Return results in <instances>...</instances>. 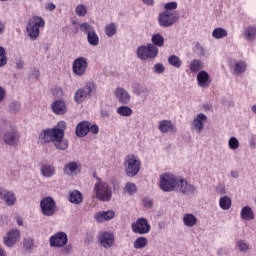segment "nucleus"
I'll return each instance as SVG.
<instances>
[{
	"mask_svg": "<svg viewBox=\"0 0 256 256\" xmlns=\"http://www.w3.org/2000/svg\"><path fill=\"white\" fill-rule=\"evenodd\" d=\"M65 129H67V123L60 121L52 129H46L40 132V140L43 143H53L54 147L59 151H66L69 148V141L65 139Z\"/></svg>",
	"mask_w": 256,
	"mask_h": 256,
	"instance_id": "1",
	"label": "nucleus"
},
{
	"mask_svg": "<svg viewBox=\"0 0 256 256\" xmlns=\"http://www.w3.org/2000/svg\"><path fill=\"white\" fill-rule=\"evenodd\" d=\"M93 195L96 197V199H98V201L107 203L113 197V185L111 182L96 176V182L93 187Z\"/></svg>",
	"mask_w": 256,
	"mask_h": 256,
	"instance_id": "2",
	"label": "nucleus"
},
{
	"mask_svg": "<svg viewBox=\"0 0 256 256\" xmlns=\"http://www.w3.org/2000/svg\"><path fill=\"white\" fill-rule=\"evenodd\" d=\"M43 27H45V20L40 16H33L26 25V35L31 41H37Z\"/></svg>",
	"mask_w": 256,
	"mask_h": 256,
	"instance_id": "3",
	"label": "nucleus"
},
{
	"mask_svg": "<svg viewBox=\"0 0 256 256\" xmlns=\"http://www.w3.org/2000/svg\"><path fill=\"white\" fill-rule=\"evenodd\" d=\"M97 91V84L93 81H88L85 83L84 87L79 88L74 93V101L75 103L81 104L87 99L91 98V95Z\"/></svg>",
	"mask_w": 256,
	"mask_h": 256,
	"instance_id": "4",
	"label": "nucleus"
},
{
	"mask_svg": "<svg viewBox=\"0 0 256 256\" xmlns=\"http://www.w3.org/2000/svg\"><path fill=\"white\" fill-rule=\"evenodd\" d=\"M178 181L179 177L175 176L173 173L167 172L160 175L159 187L161 191L171 193V191H175L177 188Z\"/></svg>",
	"mask_w": 256,
	"mask_h": 256,
	"instance_id": "5",
	"label": "nucleus"
},
{
	"mask_svg": "<svg viewBox=\"0 0 256 256\" xmlns=\"http://www.w3.org/2000/svg\"><path fill=\"white\" fill-rule=\"evenodd\" d=\"M124 169L128 177H135V175L141 171V160L135 155L126 156Z\"/></svg>",
	"mask_w": 256,
	"mask_h": 256,
	"instance_id": "6",
	"label": "nucleus"
},
{
	"mask_svg": "<svg viewBox=\"0 0 256 256\" xmlns=\"http://www.w3.org/2000/svg\"><path fill=\"white\" fill-rule=\"evenodd\" d=\"M136 54L141 61H147V59H155L159 55V48L153 44L142 45L137 48Z\"/></svg>",
	"mask_w": 256,
	"mask_h": 256,
	"instance_id": "7",
	"label": "nucleus"
},
{
	"mask_svg": "<svg viewBox=\"0 0 256 256\" xmlns=\"http://www.w3.org/2000/svg\"><path fill=\"white\" fill-rule=\"evenodd\" d=\"M40 209L44 217H53L57 212V203H55V199L51 196L44 197L40 201Z\"/></svg>",
	"mask_w": 256,
	"mask_h": 256,
	"instance_id": "8",
	"label": "nucleus"
},
{
	"mask_svg": "<svg viewBox=\"0 0 256 256\" xmlns=\"http://www.w3.org/2000/svg\"><path fill=\"white\" fill-rule=\"evenodd\" d=\"M175 191L185 195L186 197H191V195H195V193H197V187L189 183L187 179L179 177Z\"/></svg>",
	"mask_w": 256,
	"mask_h": 256,
	"instance_id": "9",
	"label": "nucleus"
},
{
	"mask_svg": "<svg viewBox=\"0 0 256 256\" xmlns=\"http://www.w3.org/2000/svg\"><path fill=\"white\" fill-rule=\"evenodd\" d=\"M80 30L87 35L88 44L91 47H97L99 45V34L95 31V27L91 26L89 23L80 24Z\"/></svg>",
	"mask_w": 256,
	"mask_h": 256,
	"instance_id": "10",
	"label": "nucleus"
},
{
	"mask_svg": "<svg viewBox=\"0 0 256 256\" xmlns=\"http://www.w3.org/2000/svg\"><path fill=\"white\" fill-rule=\"evenodd\" d=\"M89 69V62L85 57H78L72 63V72L76 77H85Z\"/></svg>",
	"mask_w": 256,
	"mask_h": 256,
	"instance_id": "11",
	"label": "nucleus"
},
{
	"mask_svg": "<svg viewBox=\"0 0 256 256\" xmlns=\"http://www.w3.org/2000/svg\"><path fill=\"white\" fill-rule=\"evenodd\" d=\"M179 21L178 13H169V12H161L158 15V23L160 27H171V25H175Z\"/></svg>",
	"mask_w": 256,
	"mask_h": 256,
	"instance_id": "12",
	"label": "nucleus"
},
{
	"mask_svg": "<svg viewBox=\"0 0 256 256\" xmlns=\"http://www.w3.org/2000/svg\"><path fill=\"white\" fill-rule=\"evenodd\" d=\"M69 243V237L65 232H57L56 234L52 235L49 239L50 247H56L61 249V247H65Z\"/></svg>",
	"mask_w": 256,
	"mask_h": 256,
	"instance_id": "13",
	"label": "nucleus"
},
{
	"mask_svg": "<svg viewBox=\"0 0 256 256\" xmlns=\"http://www.w3.org/2000/svg\"><path fill=\"white\" fill-rule=\"evenodd\" d=\"M21 240V231L18 229L10 230L4 237H3V245L5 247H15V244L19 243Z\"/></svg>",
	"mask_w": 256,
	"mask_h": 256,
	"instance_id": "14",
	"label": "nucleus"
},
{
	"mask_svg": "<svg viewBox=\"0 0 256 256\" xmlns=\"http://www.w3.org/2000/svg\"><path fill=\"white\" fill-rule=\"evenodd\" d=\"M132 231L138 235H147L151 231V224L145 218H139L132 223Z\"/></svg>",
	"mask_w": 256,
	"mask_h": 256,
	"instance_id": "15",
	"label": "nucleus"
},
{
	"mask_svg": "<svg viewBox=\"0 0 256 256\" xmlns=\"http://www.w3.org/2000/svg\"><path fill=\"white\" fill-rule=\"evenodd\" d=\"M132 93L137 97H142L143 99H147L149 97V88L147 85L141 82H132L131 84Z\"/></svg>",
	"mask_w": 256,
	"mask_h": 256,
	"instance_id": "16",
	"label": "nucleus"
},
{
	"mask_svg": "<svg viewBox=\"0 0 256 256\" xmlns=\"http://www.w3.org/2000/svg\"><path fill=\"white\" fill-rule=\"evenodd\" d=\"M98 241L104 249H111L115 244V235L111 232H102L98 236Z\"/></svg>",
	"mask_w": 256,
	"mask_h": 256,
	"instance_id": "17",
	"label": "nucleus"
},
{
	"mask_svg": "<svg viewBox=\"0 0 256 256\" xmlns=\"http://www.w3.org/2000/svg\"><path fill=\"white\" fill-rule=\"evenodd\" d=\"M114 95L122 105H129L131 103V94L123 87L116 88Z\"/></svg>",
	"mask_w": 256,
	"mask_h": 256,
	"instance_id": "18",
	"label": "nucleus"
},
{
	"mask_svg": "<svg viewBox=\"0 0 256 256\" xmlns=\"http://www.w3.org/2000/svg\"><path fill=\"white\" fill-rule=\"evenodd\" d=\"M230 71L232 75H243L247 71V62L243 60H234L230 63Z\"/></svg>",
	"mask_w": 256,
	"mask_h": 256,
	"instance_id": "19",
	"label": "nucleus"
},
{
	"mask_svg": "<svg viewBox=\"0 0 256 256\" xmlns=\"http://www.w3.org/2000/svg\"><path fill=\"white\" fill-rule=\"evenodd\" d=\"M196 81L198 87H201V89H207L209 85H211V76L209 75V72L202 70L198 72Z\"/></svg>",
	"mask_w": 256,
	"mask_h": 256,
	"instance_id": "20",
	"label": "nucleus"
},
{
	"mask_svg": "<svg viewBox=\"0 0 256 256\" xmlns=\"http://www.w3.org/2000/svg\"><path fill=\"white\" fill-rule=\"evenodd\" d=\"M205 123H207V115L200 113L194 117L192 127L196 133H202L203 129H205Z\"/></svg>",
	"mask_w": 256,
	"mask_h": 256,
	"instance_id": "21",
	"label": "nucleus"
},
{
	"mask_svg": "<svg viewBox=\"0 0 256 256\" xmlns=\"http://www.w3.org/2000/svg\"><path fill=\"white\" fill-rule=\"evenodd\" d=\"M3 141L6 145L13 147L19 143V133H17L15 128H12L4 134Z\"/></svg>",
	"mask_w": 256,
	"mask_h": 256,
	"instance_id": "22",
	"label": "nucleus"
},
{
	"mask_svg": "<svg viewBox=\"0 0 256 256\" xmlns=\"http://www.w3.org/2000/svg\"><path fill=\"white\" fill-rule=\"evenodd\" d=\"M158 129L163 134L177 132V126L171 120H161L158 123Z\"/></svg>",
	"mask_w": 256,
	"mask_h": 256,
	"instance_id": "23",
	"label": "nucleus"
},
{
	"mask_svg": "<svg viewBox=\"0 0 256 256\" xmlns=\"http://www.w3.org/2000/svg\"><path fill=\"white\" fill-rule=\"evenodd\" d=\"M0 199H3L4 203H6L8 207H13V205H15V202L17 201L15 193L3 189L0 190Z\"/></svg>",
	"mask_w": 256,
	"mask_h": 256,
	"instance_id": "24",
	"label": "nucleus"
},
{
	"mask_svg": "<svg viewBox=\"0 0 256 256\" xmlns=\"http://www.w3.org/2000/svg\"><path fill=\"white\" fill-rule=\"evenodd\" d=\"M115 218V211L108 210V211H102L97 212L94 214V219L97 221V223H105V221H111V219Z\"/></svg>",
	"mask_w": 256,
	"mask_h": 256,
	"instance_id": "25",
	"label": "nucleus"
},
{
	"mask_svg": "<svg viewBox=\"0 0 256 256\" xmlns=\"http://www.w3.org/2000/svg\"><path fill=\"white\" fill-rule=\"evenodd\" d=\"M51 109L55 115H65L67 113V104L63 100H55L51 105Z\"/></svg>",
	"mask_w": 256,
	"mask_h": 256,
	"instance_id": "26",
	"label": "nucleus"
},
{
	"mask_svg": "<svg viewBox=\"0 0 256 256\" xmlns=\"http://www.w3.org/2000/svg\"><path fill=\"white\" fill-rule=\"evenodd\" d=\"M182 223L185 227L188 228L195 227L198 223L197 216H195V214L192 213H186L182 217Z\"/></svg>",
	"mask_w": 256,
	"mask_h": 256,
	"instance_id": "27",
	"label": "nucleus"
},
{
	"mask_svg": "<svg viewBox=\"0 0 256 256\" xmlns=\"http://www.w3.org/2000/svg\"><path fill=\"white\" fill-rule=\"evenodd\" d=\"M243 37L246 41L253 42L256 41V26L249 25L244 28Z\"/></svg>",
	"mask_w": 256,
	"mask_h": 256,
	"instance_id": "28",
	"label": "nucleus"
},
{
	"mask_svg": "<svg viewBox=\"0 0 256 256\" xmlns=\"http://www.w3.org/2000/svg\"><path fill=\"white\" fill-rule=\"evenodd\" d=\"M40 173L43 177L50 179L57 173V170H56L55 166H53L51 164H44L40 168Z\"/></svg>",
	"mask_w": 256,
	"mask_h": 256,
	"instance_id": "29",
	"label": "nucleus"
},
{
	"mask_svg": "<svg viewBox=\"0 0 256 256\" xmlns=\"http://www.w3.org/2000/svg\"><path fill=\"white\" fill-rule=\"evenodd\" d=\"M89 133V122L83 121L80 122L76 127L77 137H85Z\"/></svg>",
	"mask_w": 256,
	"mask_h": 256,
	"instance_id": "30",
	"label": "nucleus"
},
{
	"mask_svg": "<svg viewBox=\"0 0 256 256\" xmlns=\"http://www.w3.org/2000/svg\"><path fill=\"white\" fill-rule=\"evenodd\" d=\"M68 200L73 205H81V203H83V194H81L79 190H74L69 193Z\"/></svg>",
	"mask_w": 256,
	"mask_h": 256,
	"instance_id": "31",
	"label": "nucleus"
},
{
	"mask_svg": "<svg viewBox=\"0 0 256 256\" xmlns=\"http://www.w3.org/2000/svg\"><path fill=\"white\" fill-rule=\"evenodd\" d=\"M240 217L241 219H244V221H253V219H255V214L253 213L251 207L245 206L240 212Z\"/></svg>",
	"mask_w": 256,
	"mask_h": 256,
	"instance_id": "32",
	"label": "nucleus"
},
{
	"mask_svg": "<svg viewBox=\"0 0 256 256\" xmlns=\"http://www.w3.org/2000/svg\"><path fill=\"white\" fill-rule=\"evenodd\" d=\"M150 44L157 48L163 47L165 45V38L163 37V35H161V33H154L151 36Z\"/></svg>",
	"mask_w": 256,
	"mask_h": 256,
	"instance_id": "33",
	"label": "nucleus"
},
{
	"mask_svg": "<svg viewBox=\"0 0 256 256\" xmlns=\"http://www.w3.org/2000/svg\"><path fill=\"white\" fill-rule=\"evenodd\" d=\"M79 171V164L77 162H69L64 166V173L66 175H75Z\"/></svg>",
	"mask_w": 256,
	"mask_h": 256,
	"instance_id": "34",
	"label": "nucleus"
},
{
	"mask_svg": "<svg viewBox=\"0 0 256 256\" xmlns=\"http://www.w3.org/2000/svg\"><path fill=\"white\" fill-rule=\"evenodd\" d=\"M232 201L229 196H222L219 199V207L222 209V211H229L231 209Z\"/></svg>",
	"mask_w": 256,
	"mask_h": 256,
	"instance_id": "35",
	"label": "nucleus"
},
{
	"mask_svg": "<svg viewBox=\"0 0 256 256\" xmlns=\"http://www.w3.org/2000/svg\"><path fill=\"white\" fill-rule=\"evenodd\" d=\"M189 69L191 73H199L203 69V61L194 59L190 62Z\"/></svg>",
	"mask_w": 256,
	"mask_h": 256,
	"instance_id": "36",
	"label": "nucleus"
},
{
	"mask_svg": "<svg viewBox=\"0 0 256 256\" xmlns=\"http://www.w3.org/2000/svg\"><path fill=\"white\" fill-rule=\"evenodd\" d=\"M116 113L120 115V117H131V115H133V109L129 106H119L116 109Z\"/></svg>",
	"mask_w": 256,
	"mask_h": 256,
	"instance_id": "37",
	"label": "nucleus"
},
{
	"mask_svg": "<svg viewBox=\"0 0 256 256\" xmlns=\"http://www.w3.org/2000/svg\"><path fill=\"white\" fill-rule=\"evenodd\" d=\"M117 27V24L113 22L106 24L104 28L105 35H107L108 37H114V35H117Z\"/></svg>",
	"mask_w": 256,
	"mask_h": 256,
	"instance_id": "38",
	"label": "nucleus"
},
{
	"mask_svg": "<svg viewBox=\"0 0 256 256\" xmlns=\"http://www.w3.org/2000/svg\"><path fill=\"white\" fill-rule=\"evenodd\" d=\"M236 249L240 251V253H247L250 249L249 242L239 239L236 241Z\"/></svg>",
	"mask_w": 256,
	"mask_h": 256,
	"instance_id": "39",
	"label": "nucleus"
},
{
	"mask_svg": "<svg viewBox=\"0 0 256 256\" xmlns=\"http://www.w3.org/2000/svg\"><path fill=\"white\" fill-rule=\"evenodd\" d=\"M124 193L126 195H135V193H137V184L133 182H127L124 186Z\"/></svg>",
	"mask_w": 256,
	"mask_h": 256,
	"instance_id": "40",
	"label": "nucleus"
},
{
	"mask_svg": "<svg viewBox=\"0 0 256 256\" xmlns=\"http://www.w3.org/2000/svg\"><path fill=\"white\" fill-rule=\"evenodd\" d=\"M88 12L89 11L87 9V5H85V4H78L75 7V13H76L77 17H86Z\"/></svg>",
	"mask_w": 256,
	"mask_h": 256,
	"instance_id": "41",
	"label": "nucleus"
},
{
	"mask_svg": "<svg viewBox=\"0 0 256 256\" xmlns=\"http://www.w3.org/2000/svg\"><path fill=\"white\" fill-rule=\"evenodd\" d=\"M149 244V240L145 237H139L134 241V249H144Z\"/></svg>",
	"mask_w": 256,
	"mask_h": 256,
	"instance_id": "42",
	"label": "nucleus"
},
{
	"mask_svg": "<svg viewBox=\"0 0 256 256\" xmlns=\"http://www.w3.org/2000/svg\"><path fill=\"white\" fill-rule=\"evenodd\" d=\"M168 63H170L172 67H175L176 69H181V65H183V62L177 55H171L168 58Z\"/></svg>",
	"mask_w": 256,
	"mask_h": 256,
	"instance_id": "43",
	"label": "nucleus"
},
{
	"mask_svg": "<svg viewBox=\"0 0 256 256\" xmlns=\"http://www.w3.org/2000/svg\"><path fill=\"white\" fill-rule=\"evenodd\" d=\"M227 35V30L224 28H215L212 32V37H214V39H223L224 37H227Z\"/></svg>",
	"mask_w": 256,
	"mask_h": 256,
	"instance_id": "44",
	"label": "nucleus"
},
{
	"mask_svg": "<svg viewBox=\"0 0 256 256\" xmlns=\"http://www.w3.org/2000/svg\"><path fill=\"white\" fill-rule=\"evenodd\" d=\"M9 61L7 57V50L3 46H0V68L5 67Z\"/></svg>",
	"mask_w": 256,
	"mask_h": 256,
	"instance_id": "45",
	"label": "nucleus"
},
{
	"mask_svg": "<svg viewBox=\"0 0 256 256\" xmlns=\"http://www.w3.org/2000/svg\"><path fill=\"white\" fill-rule=\"evenodd\" d=\"M228 147L232 151H237V149H239V139L235 136L230 137L228 140Z\"/></svg>",
	"mask_w": 256,
	"mask_h": 256,
	"instance_id": "46",
	"label": "nucleus"
},
{
	"mask_svg": "<svg viewBox=\"0 0 256 256\" xmlns=\"http://www.w3.org/2000/svg\"><path fill=\"white\" fill-rule=\"evenodd\" d=\"M178 7L177 2H168L164 5L165 13H177L176 9Z\"/></svg>",
	"mask_w": 256,
	"mask_h": 256,
	"instance_id": "47",
	"label": "nucleus"
},
{
	"mask_svg": "<svg viewBox=\"0 0 256 256\" xmlns=\"http://www.w3.org/2000/svg\"><path fill=\"white\" fill-rule=\"evenodd\" d=\"M196 53L200 57H205V58L209 57V52H207V50H205L203 46L199 44L196 45Z\"/></svg>",
	"mask_w": 256,
	"mask_h": 256,
	"instance_id": "48",
	"label": "nucleus"
},
{
	"mask_svg": "<svg viewBox=\"0 0 256 256\" xmlns=\"http://www.w3.org/2000/svg\"><path fill=\"white\" fill-rule=\"evenodd\" d=\"M61 253H63V255H71V253H73V245L72 244H66L65 246L61 247Z\"/></svg>",
	"mask_w": 256,
	"mask_h": 256,
	"instance_id": "49",
	"label": "nucleus"
},
{
	"mask_svg": "<svg viewBox=\"0 0 256 256\" xmlns=\"http://www.w3.org/2000/svg\"><path fill=\"white\" fill-rule=\"evenodd\" d=\"M154 72L158 73L161 75V73H165V66L163 63H157L154 65Z\"/></svg>",
	"mask_w": 256,
	"mask_h": 256,
	"instance_id": "50",
	"label": "nucleus"
},
{
	"mask_svg": "<svg viewBox=\"0 0 256 256\" xmlns=\"http://www.w3.org/2000/svg\"><path fill=\"white\" fill-rule=\"evenodd\" d=\"M89 133H92V135H97V133H99V126L89 122Z\"/></svg>",
	"mask_w": 256,
	"mask_h": 256,
	"instance_id": "51",
	"label": "nucleus"
},
{
	"mask_svg": "<svg viewBox=\"0 0 256 256\" xmlns=\"http://www.w3.org/2000/svg\"><path fill=\"white\" fill-rule=\"evenodd\" d=\"M34 241L32 238H25L24 239V247L28 250L33 249Z\"/></svg>",
	"mask_w": 256,
	"mask_h": 256,
	"instance_id": "52",
	"label": "nucleus"
},
{
	"mask_svg": "<svg viewBox=\"0 0 256 256\" xmlns=\"http://www.w3.org/2000/svg\"><path fill=\"white\" fill-rule=\"evenodd\" d=\"M19 109H21V105L19 104V102H13L10 104L11 113H17Z\"/></svg>",
	"mask_w": 256,
	"mask_h": 256,
	"instance_id": "53",
	"label": "nucleus"
},
{
	"mask_svg": "<svg viewBox=\"0 0 256 256\" xmlns=\"http://www.w3.org/2000/svg\"><path fill=\"white\" fill-rule=\"evenodd\" d=\"M216 193L218 195H225L227 193V190L225 189V185L223 184H219L217 187H216Z\"/></svg>",
	"mask_w": 256,
	"mask_h": 256,
	"instance_id": "54",
	"label": "nucleus"
},
{
	"mask_svg": "<svg viewBox=\"0 0 256 256\" xmlns=\"http://www.w3.org/2000/svg\"><path fill=\"white\" fill-rule=\"evenodd\" d=\"M40 76L41 72L39 71V68H33L31 71V77H33V79H39Z\"/></svg>",
	"mask_w": 256,
	"mask_h": 256,
	"instance_id": "55",
	"label": "nucleus"
},
{
	"mask_svg": "<svg viewBox=\"0 0 256 256\" xmlns=\"http://www.w3.org/2000/svg\"><path fill=\"white\" fill-rule=\"evenodd\" d=\"M16 69L21 70L23 67H25V62L21 58L16 59Z\"/></svg>",
	"mask_w": 256,
	"mask_h": 256,
	"instance_id": "56",
	"label": "nucleus"
},
{
	"mask_svg": "<svg viewBox=\"0 0 256 256\" xmlns=\"http://www.w3.org/2000/svg\"><path fill=\"white\" fill-rule=\"evenodd\" d=\"M55 9H57V6L55 4H53L52 2L45 4L46 11H55Z\"/></svg>",
	"mask_w": 256,
	"mask_h": 256,
	"instance_id": "57",
	"label": "nucleus"
},
{
	"mask_svg": "<svg viewBox=\"0 0 256 256\" xmlns=\"http://www.w3.org/2000/svg\"><path fill=\"white\" fill-rule=\"evenodd\" d=\"M100 115L103 117V119H109L111 113L107 109H102Z\"/></svg>",
	"mask_w": 256,
	"mask_h": 256,
	"instance_id": "58",
	"label": "nucleus"
},
{
	"mask_svg": "<svg viewBox=\"0 0 256 256\" xmlns=\"http://www.w3.org/2000/svg\"><path fill=\"white\" fill-rule=\"evenodd\" d=\"M147 7H155V0H141Z\"/></svg>",
	"mask_w": 256,
	"mask_h": 256,
	"instance_id": "59",
	"label": "nucleus"
},
{
	"mask_svg": "<svg viewBox=\"0 0 256 256\" xmlns=\"http://www.w3.org/2000/svg\"><path fill=\"white\" fill-rule=\"evenodd\" d=\"M5 99V89L0 86V103Z\"/></svg>",
	"mask_w": 256,
	"mask_h": 256,
	"instance_id": "60",
	"label": "nucleus"
},
{
	"mask_svg": "<svg viewBox=\"0 0 256 256\" xmlns=\"http://www.w3.org/2000/svg\"><path fill=\"white\" fill-rule=\"evenodd\" d=\"M217 255H218V256H223V255H225V249H223V248L218 249Z\"/></svg>",
	"mask_w": 256,
	"mask_h": 256,
	"instance_id": "61",
	"label": "nucleus"
},
{
	"mask_svg": "<svg viewBox=\"0 0 256 256\" xmlns=\"http://www.w3.org/2000/svg\"><path fill=\"white\" fill-rule=\"evenodd\" d=\"M16 223H17V225H19V226H23V219H22L21 217H17V218H16Z\"/></svg>",
	"mask_w": 256,
	"mask_h": 256,
	"instance_id": "62",
	"label": "nucleus"
},
{
	"mask_svg": "<svg viewBox=\"0 0 256 256\" xmlns=\"http://www.w3.org/2000/svg\"><path fill=\"white\" fill-rule=\"evenodd\" d=\"M231 177H233V179H237L239 177V172L237 171H232L231 172Z\"/></svg>",
	"mask_w": 256,
	"mask_h": 256,
	"instance_id": "63",
	"label": "nucleus"
},
{
	"mask_svg": "<svg viewBox=\"0 0 256 256\" xmlns=\"http://www.w3.org/2000/svg\"><path fill=\"white\" fill-rule=\"evenodd\" d=\"M0 256H7V251L0 247Z\"/></svg>",
	"mask_w": 256,
	"mask_h": 256,
	"instance_id": "64",
	"label": "nucleus"
}]
</instances>
